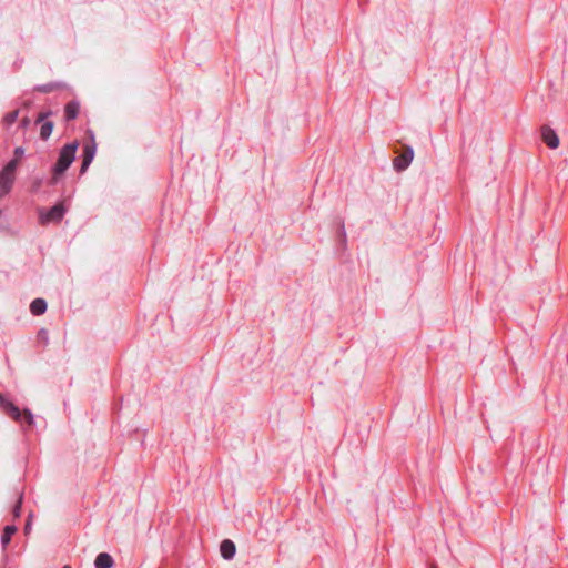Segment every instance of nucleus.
<instances>
[{
  "label": "nucleus",
  "mask_w": 568,
  "mask_h": 568,
  "mask_svg": "<svg viewBox=\"0 0 568 568\" xmlns=\"http://www.w3.org/2000/svg\"><path fill=\"white\" fill-rule=\"evenodd\" d=\"M79 148L78 141L65 144L59 152L58 160L52 168L53 176L50 184H55L58 178L62 175L72 164L75 159V153Z\"/></svg>",
  "instance_id": "obj_1"
},
{
  "label": "nucleus",
  "mask_w": 568,
  "mask_h": 568,
  "mask_svg": "<svg viewBox=\"0 0 568 568\" xmlns=\"http://www.w3.org/2000/svg\"><path fill=\"white\" fill-rule=\"evenodd\" d=\"M65 212L67 210L62 203H58L47 211L42 210L39 213L40 223L43 225L49 223H59L62 221Z\"/></svg>",
  "instance_id": "obj_2"
},
{
  "label": "nucleus",
  "mask_w": 568,
  "mask_h": 568,
  "mask_svg": "<svg viewBox=\"0 0 568 568\" xmlns=\"http://www.w3.org/2000/svg\"><path fill=\"white\" fill-rule=\"evenodd\" d=\"M414 159V150L412 146H405L403 153L396 156L393 161V166L395 171L402 172L405 171L412 163Z\"/></svg>",
  "instance_id": "obj_3"
},
{
  "label": "nucleus",
  "mask_w": 568,
  "mask_h": 568,
  "mask_svg": "<svg viewBox=\"0 0 568 568\" xmlns=\"http://www.w3.org/2000/svg\"><path fill=\"white\" fill-rule=\"evenodd\" d=\"M51 114V112H44L40 113L36 120V123H41L40 126V138L41 140L45 141L50 138L52 131H53V122L52 121H45V119Z\"/></svg>",
  "instance_id": "obj_4"
},
{
  "label": "nucleus",
  "mask_w": 568,
  "mask_h": 568,
  "mask_svg": "<svg viewBox=\"0 0 568 568\" xmlns=\"http://www.w3.org/2000/svg\"><path fill=\"white\" fill-rule=\"evenodd\" d=\"M95 152H97V146H95L94 141H92L91 143L84 144L80 173H84L88 170L89 165L91 164V162L94 159Z\"/></svg>",
  "instance_id": "obj_5"
},
{
  "label": "nucleus",
  "mask_w": 568,
  "mask_h": 568,
  "mask_svg": "<svg viewBox=\"0 0 568 568\" xmlns=\"http://www.w3.org/2000/svg\"><path fill=\"white\" fill-rule=\"evenodd\" d=\"M16 175L3 170L0 171V199L6 196L12 189Z\"/></svg>",
  "instance_id": "obj_6"
},
{
  "label": "nucleus",
  "mask_w": 568,
  "mask_h": 568,
  "mask_svg": "<svg viewBox=\"0 0 568 568\" xmlns=\"http://www.w3.org/2000/svg\"><path fill=\"white\" fill-rule=\"evenodd\" d=\"M541 136H542V141L547 144L548 148H550V149L558 148L559 138L552 129H550L548 126H544L541 129Z\"/></svg>",
  "instance_id": "obj_7"
},
{
  "label": "nucleus",
  "mask_w": 568,
  "mask_h": 568,
  "mask_svg": "<svg viewBox=\"0 0 568 568\" xmlns=\"http://www.w3.org/2000/svg\"><path fill=\"white\" fill-rule=\"evenodd\" d=\"M2 410L11 417L16 422L22 420V413L20 408L14 405L11 400L3 402V405L1 406Z\"/></svg>",
  "instance_id": "obj_8"
},
{
  "label": "nucleus",
  "mask_w": 568,
  "mask_h": 568,
  "mask_svg": "<svg viewBox=\"0 0 568 568\" xmlns=\"http://www.w3.org/2000/svg\"><path fill=\"white\" fill-rule=\"evenodd\" d=\"M220 552L224 559H233L236 552L235 544L230 539H224L220 545Z\"/></svg>",
  "instance_id": "obj_9"
},
{
  "label": "nucleus",
  "mask_w": 568,
  "mask_h": 568,
  "mask_svg": "<svg viewBox=\"0 0 568 568\" xmlns=\"http://www.w3.org/2000/svg\"><path fill=\"white\" fill-rule=\"evenodd\" d=\"M80 112V104L78 101H70L64 106V119L67 122L73 121L77 119Z\"/></svg>",
  "instance_id": "obj_10"
},
{
  "label": "nucleus",
  "mask_w": 568,
  "mask_h": 568,
  "mask_svg": "<svg viewBox=\"0 0 568 568\" xmlns=\"http://www.w3.org/2000/svg\"><path fill=\"white\" fill-rule=\"evenodd\" d=\"M114 565L113 558L108 552H100L94 560L95 568H111Z\"/></svg>",
  "instance_id": "obj_11"
},
{
  "label": "nucleus",
  "mask_w": 568,
  "mask_h": 568,
  "mask_svg": "<svg viewBox=\"0 0 568 568\" xmlns=\"http://www.w3.org/2000/svg\"><path fill=\"white\" fill-rule=\"evenodd\" d=\"M47 302L43 298H36L30 304V312L36 315H42L47 311Z\"/></svg>",
  "instance_id": "obj_12"
},
{
  "label": "nucleus",
  "mask_w": 568,
  "mask_h": 568,
  "mask_svg": "<svg viewBox=\"0 0 568 568\" xmlns=\"http://www.w3.org/2000/svg\"><path fill=\"white\" fill-rule=\"evenodd\" d=\"M18 528L17 526L14 525H7L4 528H3V532L1 535V545H2V548H6L10 541H11V538L12 536L17 532Z\"/></svg>",
  "instance_id": "obj_13"
},
{
  "label": "nucleus",
  "mask_w": 568,
  "mask_h": 568,
  "mask_svg": "<svg viewBox=\"0 0 568 568\" xmlns=\"http://www.w3.org/2000/svg\"><path fill=\"white\" fill-rule=\"evenodd\" d=\"M61 88H62V84L59 82H49V83L36 85L34 91L41 92V93H50V92L59 90Z\"/></svg>",
  "instance_id": "obj_14"
},
{
  "label": "nucleus",
  "mask_w": 568,
  "mask_h": 568,
  "mask_svg": "<svg viewBox=\"0 0 568 568\" xmlns=\"http://www.w3.org/2000/svg\"><path fill=\"white\" fill-rule=\"evenodd\" d=\"M18 115H19V110H13V111H11V112L6 113V114H4V116H3V119H2V120H3V123H4L6 125H11V124H13V123L17 121Z\"/></svg>",
  "instance_id": "obj_15"
},
{
  "label": "nucleus",
  "mask_w": 568,
  "mask_h": 568,
  "mask_svg": "<svg viewBox=\"0 0 568 568\" xmlns=\"http://www.w3.org/2000/svg\"><path fill=\"white\" fill-rule=\"evenodd\" d=\"M19 164V161L17 158L14 159H11L4 166H3V171L8 172V173H11V174H14L16 175V170H17V166Z\"/></svg>",
  "instance_id": "obj_16"
},
{
  "label": "nucleus",
  "mask_w": 568,
  "mask_h": 568,
  "mask_svg": "<svg viewBox=\"0 0 568 568\" xmlns=\"http://www.w3.org/2000/svg\"><path fill=\"white\" fill-rule=\"evenodd\" d=\"M23 422L28 427L33 426L34 424V417L30 409L23 410Z\"/></svg>",
  "instance_id": "obj_17"
},
{
  "label": "nucleus",
  "mask_w": 568,
  "mask_h": 568,
  "mask_svg": "<svg viewBox=\"0 0 568 568\" xmlns=\"http://www.w3.org/2000/svg\"><path fill=\"white\" fill-rule=\"evenodd\" d=\"M21 510H22V496L19 497L16 505L13 506V509H12L13 517L19 518L21 516Z\"/></svg>",
  "instance_id": "obj_18"
},
{
  "label": "nucleus",
  "mask_w": 568,
  "mask_h": 568,
  "mask_svg": "<svg viewBox=\"0 0 568 568\" xmlns=\"http://www.w3.org/2000/svg\"><path fill=\"white\" fill-rule=\"evenodd\" d=\"M24 154V149L22 146H17L14 149V156L18 159V158H21L22 155Z\"/></svg>",
  "instance_id": "obj_19"
},
{
  "label": "nucleus",
  "mask_w": 568,
  "mask_h": 568,
  "mask_svg": "<svg viewBox=\"0 0 568 568\" xmlns=\"http://www.w3.org/2000/svg\"><path fill=\"white\" fill-rule=\"evenodd\" d=\"M8 398H6L1 393H0V406L3 405V402H7Z\"/></svg>",
  "instance_id": "obj_20"
},
{
  "label": "nucleus",
  "mask_w": 568,
  "mask_h": 568,
  "mask_svg": "<svg viewBox=\"0 0 568 568\" xmlns=\"http://www.w3.org/2000/svg\"><path fill=\"white\" fill-rule=\"evenodd\" d=\"M22 125H28L29 123V120L27 118H24L22 121H21Z\"/></svg>",
  "instance_id": "obj_21"
},
{
  "label": "nucleus",
  "mask_w": 568,
  "mask_h": 568,
  "mask_svg": "<svg viewBox=\"0 0 568 568\" xmlns=\"http://www.w3.org/2000/svg\"><path fill=\"white\" fill-rule=\"evenodd\" d=\"M342 235H343V237H345V236H346L344 225H342Z\"/></svg>",
  "instance_id": "obj_22"
},
{
  "label": "nucleus",
  "mask_w": 568,
  "mask_h": 568,
  "mask_svg": "<svg viewBox=\"0 0 568 568\" xmlns=\"http://www.w3.org/2000/svg\"><path fill=\"white\" fill-rule=\"evenodd\" d=\"M24 529H26V531L30 529V523L29 521L26 524V528Z\"/></svg>",
  "instance_id": "obj_23"
},
{
  "label": "nucleus",
  "mask_w": 568,
  "mask_h": 568,
  "mask_svg": "<svg viewBox=\"0 0 568 568\" xmlns=\"http://www.w3.org/2000/svg\"><path fill=\"white\" fill-rule=\"evenodd\" d=\"M430 568H438V566L436 564H432Z\"/></svg>",
  "instance_id": "obj_24"
},
{
  "label": "nucleus",
  "mask_w": 568,
  "mask_h": 568,
  "mask_svg": "<svg viewBox=\"0 0 568 568\" xmlns=\"http://www.w3.org/2000/svg\"><path fill=\"white\" fill-rule=\"evenodd\" d=\"M43 333V334H47V331L45 329H41L40 331V334Z\"/></svg>",
  "instance_id": "obj_25"
},
{
  "label": "nucleus",
  "mask_w": 568,
  "mask_h": 568,
  "mask_svg": "<svg viewBox=\"0 0 568 568\" xmlns=\"http://www.w3.org/2000/svg\"><path fill=\"white\" fill-rule=\"evenodd\" d=\"M62 568H71V566H69V565H65V566H63Z\"/></svg>",
  "instance_id": "obj_26"
}]
</instances>
